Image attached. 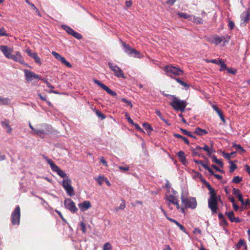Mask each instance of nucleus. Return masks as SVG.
<instances>
[{
	"label": "nucleus",
	"instance_id": "obj_1",
	"mask_svg": "<svg viewBox=\"0 0 250 250\" xmlns=\"http://www.w3.org/2000/svg\"><path fill=\"white\" fill-rule=\"evenodd\" d=\"M166 96H171L173 97L172 101L170 103V105L176 111H180L182 112L185 111L186 107L187 105V103L185 100H181L174 95H166Z\"/></svg>",
	"mask_w": 250,
	"mask_h": 250
},
{
	"label": "nucleus",
	"instance_id": "obj_2",
	"mask_svg": "<svg viewBox=\"0 0 250 250\" xmlns=\"http://www.w3.org/2000/svg\"><path fill=\"white\" fill-rule=\"evenodd\" d=\"M164 70L166 72L167 76L173 79L175 78L174 77L176 76H181L184 74L183 70L171 64L165 66L164 67Z\"/></svg>",
	"mask_w": 250,
	"mask_h": 250
},
{
	"label": "nucleus",
	"instance_id": "obj_3",
	"mask_svg": "<svg viewBox=\"0 0 250 250\" xmlns=\"http://www.w3.org/2000/svg\"><path fill=\"white\" fill-rule=\"evenodd\" d=\"M181 199L182 203L185 206V208L194 209L197 207V201L196 198L194 197H186L183 195H182L181 197Z\"/></svg>",
	"mask_w": 250,
	"mask_h": 250
},
{
	"label": "nucleus",
	"instance_id": "obj_4",
	"mask_svg": "<svg viewBox=\"0 0 250 250\" xmlns=\"http://www.w3.org/2000/svg\"><path fill=\"white\" fill-rule=\"evenodd\" d=\"M43 158L45 161L47 162V163L50 165L51 168L53 171L56 172L57 174L62 178H66V173L60 169L54 162L53 161L50 159H48L45 155H43Z\"/></svg>",
	"mask_w": 250,
	"mask_h": 250
},
{
	"label": "nucleus",
	"instance_id": "obj_5",
	"mask_svg": "<svg viewBox=\"0 0 250 250\" xmlns=\"http://www.w3.org/2000/svg\"><path fill=\"white\" fill-rule=\"evenodd\" d=\"M71 180L68 177H67L63 179L62 184L67 194L70 196H74L75 194L74 188L71 186Z\"/></svg>",
	"mask_w": 250,
	"mask_h": 250
},
{
	"label": "nucleus",
	"instance_id": "obj_6",
	"mask_svg": "<svg viewBox=\"0 0 250 250\" xmlns=\"http://www.w3.org/2000/svg\"><path fill=\"white\" fill-rule=\"evenodd\" d=\"M208 206L213 213L217 212L218 203L216 194L210 195L208 200Z\"/></svg>",
	"mask_w": 250,
	"mask_h": 250
},
{
	"label": "nucleus",
	"instance_id": "obj_7",
	"mask_svg": "<svg viewBox=\"0 0 250 250\" xmlns=\"http://www.w3.org/2000/svg\"><path fill=\"white\" fill-rule=\"evenodd\" d=\"M20 217L21 209L20 206H18L11 214V220L12 224L13 225H19L20 222Z\"/></svg>",
	"mask_w": 250,
	"mask_h": 250
},
{
	"label": "nucleus",
	"instance_id": "obj_8",
	"mask_svg": "<svg viewBox=\"0 0 250 250\" xmlns=\"http://www.w3.org/2000/svg\"><path fill=\"white\" fill-rule=\"evenodd\" d=\"M122 45L124 48L125 52L135 58H141V54L136 49L131 48L128 44L122 42Z\"/></svg>",
	"mask_w": 250,
	"mask_h": 250
},
{
	"label": "nucleus",
	"instance_id": "obj_9",
	"mask_svg": "<svg viewBox=\"0 0 250 250\" xmlns=\"http://www.w3.org/2000/svg\"><path fill=\"white\" fill-rule=\"evenodd\" d=\"M108 65L111 70L114 72V74L116 77L118 78H125L123 71L117 65L114 64L111 62H109L108 63Z\"/></svg>",
	"mask_w": 250,
	"mask_h": 250
},
{
	"label": "nucleus",
	"instance_id": "obj_10",
	"mask_svg": "<svg viewBox=\"0 0 250 250\" xmlns=\"http://www.w3.org/2000/svg\"><path fill=\"white\" fill-rule=\"evenodd\" d=\"M64 205L65 207L73 213L78 210L74 202L71 199H66L64 201Z\"/></svg>",
	"mask_w": 250,
	"mask_h": 250
},
{
	"label": "nucleus",
	"instance_id": "obj_11",
	"mask_svg": "<svg viewBox=\"0 0 250 250\" xmlns=\"http://www.w3.org/2000/svg\"><path fill=\"white\" fill-rule=\"evenodd\" d=\"M24 75L26 78V80L28 82H30L32 81L33 79H40L41 76L36 74L34 72L27 70L24 69Z\"/></svg>",
	"mask_w": 250,
	"mask_h": 250
},
{
	"label": "nucleus",
	"instance_id": "obj_12",
	"mask_svg": "<svg viewBox=\"0 0 250 250\" xmlns=\"http://www.w3.org/2000/svg\"><path fill=\"white\" fill-rule=\"evenodd\" d=\"M94 82L95 83L97 84L99 86H100L102 89L105 90L108 94L114 97L117 95V93L116 92L111 90L108 86H107L101 82L100 81L97 80H94Z\"/></svg>",
	"mask_w": 250,
	"mask_h": 250
},
{
	"label": "nucleus",
	"instance_id": "obj_13",
	"mask_svg": "<svg viewBox=\"0 0 250 250\" xmlns=\"http://www.w3.org/2000/svg\"><path fill=\"white\" fill-rule=\"evenodd\" d=\"M10 59L13 60L14 61L19 62L20 63L27 66V64L25 62L24 60L19 52H15L14 54H12Z\"/></svg>",
	"mask_w": 250,
	"mask_h": 250
},
{
	"label": "nucleus",
	"instance_id": "obj_14",
	"mask_svg": "<svg viewBox=\"0 0 250 250\" xmlns=\"http://www.w3.org/2000/svg\"><path fill=\"white\" fill-rule=\"evenodd\" d=\"M0 50L3 53L6 58L10 59L11 58L12 52L13 50L10 49L6 45H0Z\"/></svg>",
	"mask_w": 250,
	"mask_h": 250
},
{
	"label": "nucleus",
	"instance_id": "obj_15",
	"mask_svg": "<svg viewBox=\"0 0 250 250\" xmlns=\"http://www.w3.org/2000/svg\"><path fill=\"white\" fill-rule=\"evenodd\" d=\"M206 62H209L212 63L216 64L217 65H220L221 68L219 69L220 71H223L224 69H227V64L224 62V61L222 59H220L218 61L215 59H212L210 60H207Z\"/></svg>",
	"mask_w": 250,
	"mask_h": 250
},
{
	"label": "nucleus",
	"instance_id": "obj_16",
	"mask_svg": "<svg viewBox=\"0 0 250 250\" xmlns=\"http://www.w3.org/2000/svg\"><path fill=\"white\" fill-rule=\"evenodd\" d=\"M166 200L173 205H175L177 209H179L180 205L178 202V199L177 197L173 195H170L167 197Z\"/></svg>",
	"mask_w": 250,
	"mask_h": 250
},
{
	"label": "nucleus",
	"instance_id": "obj_17",
	"mask_svg": "<svg viewBox=\"0 0 250 250\" xmlns=\"http://www.w3.org/2000/svg\"><path fill=\"white\" fill-rule=\"evenodd\" d=\"M226 214L227 215L231 222L239 223L242 221V220L239 217H236L234 216V212L232 211L226 212Z\"/></svg>",
	"mask_w": 250,
	"mask_h": 250
},
{
	"label": "nucleus",
	"instance_id": "obj_18",
	"mask_svg": "<svg viewBox=\"0 0 250 250\" xmlns=\"http://www.w3.org/2000/svg\"><path fill=\"white\" fill-rule=\"evenodd\" d=\"M78 206L81 210L84 211L87 210L91 207V205L89 201H84L83 202L80 203Z\"/></svg>",
	"mask_w": 250,
	"mask_h": 250
},
{
	"label": "nucleus",
	"instance_id": "obj_19",
	"mask_svg": "<svg viewBox=\"0 0 250 250\" xmlns=\"http://www.w3.org/2000/svg\"><path fill=\"white\" fill-rule=\"evenodd\" d=\"M190 150L192 153V155L193 156H198L201 157V147L199 146H196L195 148H193V147H191L190 148Z\"/></svg>",
	"mask_w": 250,
	"mask_h": 250
},
{
	"label": "nucleus",
	"instance_id": "obj_20",
	"mask_svg": "<svg viewBox=\"0 0 250 250\" xmlns=\"http://www.w3.org/2000/svg\"><path fill=\"white\" fill-rule=\"evenodd\" d=\"M232 193L238 198L242 204H244L243 196L239 189L234 188L232 189Z\"/></svg>",
	"mask_w": 250,
	"mask_h": 250
},
{
	"label": "nucleus",
	"instance_id": "obj_21",
	"mask_svg": "<svg viewBox=\"0 0 250 250\" xmlns=\"http://www.w3.org/2000/svg\"><path fill=\"white\" fill-rule=\"evenodd\" d=\"M241 21L243 23H247L250 20V14L248 11L243 12L241 16Z\"/></svg>",
	"mask_w": 250,
	"mask_h": 250
},
{
	"label": "nucleus",
	"instance_id": "obj_22",
	"mask_svg": "<svg viewBox=\"0 0 250 250\" xmlns=\"http://www.w3.org/2000/svg\"><path fill=\"white\" fill-rule=\"evenodd\" d=\"M193 161L196 164H201L206 169H207L210 174H213V170L208 167L206 164H205L203 161L201 160H197L194 159Z\"/></svg>",
	"mask_w": 250,
	"mask_h": 250
},
{
	"label": "nucleus",
	"instance_id": "obj_23",
	"mask_svg": "<svg viewBox=\"0 0 250 250\" xmlns=\"http://www.w3.org/2000/svg\"><path fill=\"white\" fill-rule=\"evenodd\" d=\"M208 132L207 130L202 129L200 127H197L195 128L194 133L199 136H202L208 134Z\"/></svg>",
	"mask_w": 250,
	"mask_h": 250
},
{
	"label": "nucleus",
	"instance_id": "obj_24",
	"mask_svg": "<svg viewBox=\"0 0 250 250\" xmlns=\"http://www.w3.org/2000/svg\"><path fill=\"white\" fill-rule=\"evenodd\" d=\"M242 247H247L246 243L244 239H240L238 242L235 245L236 250H239Z\"/></svg>",
	"mask_w": 250,
	"mask_h": 250
},
{
	"label": "nucleus",
	"instance_id": "obj_25",
	"mask_svg": "<svg viewBox=\"0 0 250 250\" xmlns=\"http://www.w3.org/2000/svg\"><path fill=\"white\" fill-rule=\"evenodd\" d=\"M201 149L207 152V154L208 156L211 157V154L213 152V149L212 147H209L207 145H204L203 147H201Z\"/></svg>",
	"mask_w": 250,
	"mask_h": 250
},
{
	"label": "nucleus",
	"instance_id": "obj_26",
	"mask_svg": "<svg viewBox=\"0 0 250 250\" xmlns=\"http://www.w3.org/2000/svg\"><path fill=\"white\" fill-rule=\"evenodd\" d=\"M62 27L68 34L71 36H73L75 32L72 28L67 25H62Z\"/></svg>",
	"mask_w": 250,
	"mask_h": 250
},
{
	"label": "nucleus",
	"instance_id": "obj_27",
	"mask_svg": "<svg viewBox=\"0 0 250 250\" xmlns=\"http://www.w3.org/2000/svg\"><path fill=\"white\" fill-rule=\"evenodd\" d=\"M62 27L68 34L71 36H73L75 32L72 28L67 25H62Z\"/></svg>",
	"mask_w": 250,
	"mask_h": 250
},
{
	"label": "nucleus",
	"instance_id": "obj_28",
	"mask_svg": "<svg viewBox=\"0 0 250 250\" xmlns=\"http://www.w3.org/2000/svg\"><path fill=\"white\" fill-rule=\"evenodd\" d=\"M1 125L4 126L5 128H7V132L10 133L12 131V128L9 125V122L7 120H5L4 121L1 122Z\"/></svg>",
	"mask_w": 250,
	"mask_h": 250
},
{
	"label": "nucleus",
	"instance_id": "obj_29",
	"mask_svg": "<svg viewBox=\"0 0 250 250\" xmlns=\"http://www.w3.org/2000/svg\"><path fill=\"white\" fill-rule=\"evenodd\" d=\"M232 147L235 148L236 150L241 154H242L246 151V150L241 146L240 145L233 144Z\"/></svg>",
	"mask_w": 250,
	"mask_h": 250
},
{
	"label": "nucleus",
	"instance_id": "obj_30",
	"mask_svg": "<svg viewBox=\"0 0 250 250\" xmlns=\"http://www.w3.org/2000/svg\"><path fill=\"white\" fill-rule=\"evenodd\" d=\"M178 15L180 18H182L185 19H189V20H192V15H188L186 13L179 12L178 13Z\"/></svg>",
	"mask_w": 250,
	"mask_h": 250
},
{
	"label": "nucleus",
	"instance_id": "obj_31",
	"mask_svg": "<svg viewBox=\"0 0 250 250\" xmlns=\"http://www.w3.org/2000/svg\"><path fill=\"white\" fill-rule=\"evenodd\" d=\"M10 102V99L8 98H2L0 97V105H8Z\"/></svg>",
	"mask_w": 250,
	"mask_h": 250
},
{
	"label": "nucleus",
	"instance_id": "obj_32",
	"mask_svg": "<svg viewBox=\"0 0 250 250\" xmlns=\"http://www.w3.org/2000/svg\"><path fill=\"white\" fill-rule=\"evenodd\" d=\"M204 183L206 184V187L209 191L210 195L216 194L215 190L211 187L208 183L207 182L206 180H204Z\"/></svg>",
	"mask_w": 250,
	"mask_h": 250
},
{
	"label": "nucleus",
	"instance_id": "obj_33",
	"mask_svg": "<svg viewBox=\"0 0 250 250\" xmlns=\"http://www.w3.org/2000/svg\"><path fill=\"white\" fill-rule=\"evenodd\" d=\"M58 61H60L62 63L64 64L65 65H66L67 67L69 68L72 67V65L70 64V63L67 62L65 59V58H64L63 57L61 56Z\"/></svg>",
	"mask_w": 250,
	"mask_h": 250
},
{
	"label": "nucleus",
	"instance_id": "obj_34",
	"mask_svg": "<svg viewBox=\"0 0 250 250\" xmlns=\"http://www.w3.org/2000/svg\"><path fill=\"white\" fill-rule=\"evenodd\" d=\"M190 21L197 24L203 23V20L202 18L198 17H195V16L193 15H192V20Z\"/></svg>",
	"mask_w": 250,
	"mask_h": 250
},
{
	"label": "nucleus",
	"instance_id": "obj_35",
	"mask_svg": "<svg viewBox=\"0 0 250 250\" xmlns=\"http://www.w3.org/2000/svg\"><path fill=\"white\" fill-rule=\"evenodd\" d=\"M174 79L176 81L177 83H178L180 85L184 86L186 89H188L189 88V85L186 83L185 82L180 79L179 78H174Z\"/></svg>",
	"mask_w": 250,
	"mask_h": 250
},
{
	"label": "nucleus",
	"instance_id": "obj_36",
	"mask_svg": "<svg viewBox=\"0 0 250 250\" xmlns=\"http://www.w3.org/2000/svg\"><path fill=\"white\" fill-rule=\"evenodd\" d=\"M211 42L216 45H217L221 42V40L220 39V37L219 36L215 35L213 37V39L212 40Z\"/></svg>",
	"mask_w": 250,
	"mask_h": 250
},
{
	"label": "nucleus",
	"instance_id": "obj_37",
	"mask_svg": "<svg viewBox=\"0 0 250 250\" xmlns=\"http://www.w3.org/2000/svg\"><path fill=\"white\" fill-rule=\"evenodd\" d=\"M235 152H232L230 153L223 152V157L227 160H230L231 157H233L235 154Z\"/></svg>",
	"mask_w": 250,
	"mask_h": 250
},
{
	"label": "nucleus",
	"instance_id": "obj_38",
	"mask_svg": "<svg viewBox=\"0 0 250 250\" xmlns=\"http://www.w3.org/2000/svg\"><path fill=\"white\" fill-rule=\"evenodd\" d=\"M143 127L145 128V129L148 132H151L153 131V128L152 126L149 125V124L147 123H144L143 124Z\"/></svg>",
	"mask_w": 250,
	"mask_h": 250
},
{
	"label": "nucleus",
	"instance_id": "obj_39",
	"mask_svg": "<svg viewBox=\"0 0 250 250\" xmlns=\"http://www.w3.org/2000/svg\"><path fill=\"white\" fill-rule=\"evenodd\" d=\"M230 166L229 167V172L232 173L237 168V166L236 164H234L232 161H230L229 162Z\"/></svg>",
	"mask_w": 250,
	"mask_h": 250
},
{
	"label": "nucleus",
	"instance_id": "obj_40",
	"mask_svg": "<svg viewBox=\"0 0 250 250\" xmlns=\"http://www.w3.org/2000/svg\"><path fill=\"white\" fill-rule=\"evenodd\" d=\"M242 181V178L241 177H239V176H235L232 180V182L236 184H238L240 183Z\"/></svg>",
	"mask_w": 250,
	"mask_h": 250
},
{
	"label": "nucleus",
	"instance_id": "obj_41",
	"mask_svg": "<svg viewBox=\"0 0 250 250\" xmlns=\"http://www.w3.org/2000/svg\"><path fill=\"white\" fill-rule=\"evenodd\" d=\"M0 36H8V34L6 33L4 28L2 27H0Z\"/></svg>",
	"mask_w": 250,
	"mask_h": 250
},
{
	"label": "nucleus",
	"instance_id": "obj_42",
	"mask_svg": "<svg viewBox=\"0 0 250 250\" xmlns=\"http://www.w3.org/2000/svg\"><path fill=\"white\" fill-rule=\"evenodd\" d=\"M112 246L110 243L106 242L103 246V250H111Z\"/></svg>",
	"mask_w": 250,
	"mask_h": 250
},
{
	"label": "nucleus",
	"instance_id": "obj_43",
	"mask_svg": "<svg viewBox=\"0 0 250 250\" xmlns=\"http://www.w3.org/2000/svg\"><path fill=\"white\" fill-rule=\"evenodd\" d=\"M33 59L35 60L36 63L39 64V65L42 64V62L40 58L38 56L36 53L34 57H33Z\"/></svg>",
	"mask_w": 250,
	"mask_h": 250
},
{
	"label": "nucleus",
	"instance_id": "obj_44",
	"mask_svg": "<svg viewBox=\"0 0 250 250\" xmlns=\"http://www.w3.org/2000/svg\"><path fill=\"white\" fill-rule=\"evenodd\" d=\"M29 5L31 6L32 8L35 11L36 13L40 17H41V14L39 10V9L35 6V5L33 3H29Z\"/></svg>",
	"mask_w": 250,
	"mask_h": 250
},
{
	"label": "nucleus",
	"instance_id": "obj_45",
	"mask_svg": "<svg viewBox=\"0 0 250 250\" xmlns=\"http://www.w3.org/2000/svg\"><path fill=\"white\" fill-rule=\"evenodd\" d=\"M26 53L31 58H33V57L36 55V53L32 52L31 49H27L26 50Z\"/></svg>",
	"mask_w": 250,
	"mask_h": 250
},
{
	"label": "nucleus",
	"instance_id": "obj_46",
	"mask_svg": "<svg viewBox=\"0 0 250 250\" xmlns=\"http://www.w3.org/2000/svg\"><path fill=\"white\" fill-rule=\"evenodd\" d=\"M121 101H122V102H123L125 103L126 104V105L127 106H130L131 108H132V106H132V104H131V101H128V100H126V99H125V98H122V99H121Z\"/></svg>",
	"mask_w": 250,
	"mask_h": 250
},
{
	"label": "nucleus",
	"instance_id": "obj_47",
	"mask_svg": "<svg viewBox=\"0 0 250 250\" xmlns=\"http://www.w3.org/2000/svg\"><path fill=\"white\" fill-rule=\"evenodd\" d=\"M80 226H81V230H82V231L83 232V233H85L86 232V226H85V224H84V223L81 222V224H80Z\"/></svg>",
	"mask_w": 250,
	"mask_h": 250
},
{
	"label": "nucleus",
	"instance_id": "obj_48",
	"mask_svg": "<svg viewBox=\"0 0 250 250\" xmlns=\"http://www.w3.org/2000/svg\"><path fill=\"white\" fill-rule=\"evenodd\" d=\"M125 118L127 120L128 123L130 124H134V122L131 119V118L129 116V115L128 114V113H125Z\"/></svg>",
	"mask_w": 250,
	"mask_h": 250
},
{
	"label": "nucleus",
	"instance_id": "obj_49",
	"mask_svg": "<svg viewBox=\"0 0 250 250\" xmlns=\"http://www.w3.org/2000/svg\"><path fill=\"white\" fill-rule=\"evenodd\" d=\"M96 114L97 116L101 118L102 120L104 119L105 118V115L99 111H96Z\"/></svg>",
	"mask_w": 250,
	"mask_h": 250
},
{
	"label": "nucleus",
	"instance_id": "obj_50",
	"mask_svg": "<svg viewBox=\"0 0 250 250\" xmlns=\"http://www.w3.org/2000/svg\"><path fill=\"white\" fill-rule=\"evenodd\" d=\"M72 36H73L74 38L78 40H80L83 38L82 35L77 32H75Z\"/></svg>",
	"mask_w": 250,
	"mask_h": 250
},
{
	"label": "nucleus",
	"instance_id": "obj_51",
	"mask_svg": "<svg viewBox=\"0 0 250 250\" xmlns=\"http://www.w3.org/2000/svg\"><path fill=\"white\" fill-rule=\"evenodd\" d=\"M177 156L179 157V159H183L185 156V152L183 151H180L177 153Z\"/></svg>",
	"mask_w": 250,
	"mask_h": 250
},
{
	"label": "nucleus",
	"instance_id": "obj_52",
	"mask_svg": "<svg viewBox=\"0 0 250 250\" xmlns=\"http://www.w3.org/2000/svg\"><path fill=\"white\" fill-rule=\"evenodd\" d=\"M228 26L230 29V30H232L234 28V23L232 21L229 20L228 23Z\"/></svg>",
	"mask_w": 250,
	"mask_h": 250
},
{
	"label": "nucleus",
	"instance_id": "obj_53",
	"mask_svg": "<svg viewBox=\"0 0 250 250\" xmlns=\"http://www.w3.org/2000/svg\"><path fill=\"white\" fill-rule=\"evenodd\" d=\"M132 125H133L135 126L137 130L141 132H144L143 129L139 126L138 124L134 123V124H132Z\"/></svg>",
	"mask_w": 250,
	"mask_h": 250
},
{
	"label": "nucleus",
	"instance_id": "obj_54",
	"mask_svg": "<svg viewBox=\"0 0 250 250\" xmlns=\"http://www.w3.org/2000/svg\"><path fill=\"white\" fill-rule=\"evenodd\" d=\"M227 71L229 73H230V74H231L233 75H235L237 72L236 69H233L232 68L227 69Z\"/></svg>",
	"mask_w": 250,
	"mask_h": 250
},
{
	"label": "nucleus",
	"instance_id": "obj_55",
	"mask_svg": "<svg viewBox=\"0 0 250 250\" xmlns=\"http://www.w3.org/2000/svg\"><path fill=\"white\" fill-rule=\"evenodd\" d=\"M52 54L58 60H59L61 57V56L59 53L56 52L55 51H53L52 52Z\"/></svg>",
	"mask_w": 250,
	"mask_h": 250
},
{
	"label": "nucleus",
	"instance_id": "obj_56",
	"mask_svg": "<svg viewBox=\"0 0 250 250\" xmlns=\"http://www.w3.org/2000/svg\"><path fill=\"white\" fill-rule=\"evenodd\" d=\"M156 115L162 120H164V116L162 115L161 112L159 111V110H156V112H155Z\"/></svg>",
	"mask_w": 250,
	"mask_h": 250
},
{
	"label": "nucleus",
	"instance_id": "obj_57",
	"mask_svg": "<svg viewBox=\"0 0 250 250\" xmlns=\"http://www.w3.org/2000/svg\"><path fill=\"white\" fill-rule=\"evenodd\" d=\"M122 203L119 206V208H120V209H124L125 208V202L124 199H122Z\"/></svg>",
	"mask_w": 250,
	"mask_h": 250
},
{
	"label": "nucleus",
	"instance_id": "obj_58",
	"mask_svg": "<svg viewBox=\"0 0 250 250\" xmlns=\"http://www.w3.org/2000/svg\"><path fill=\"white\" fill-rule=\"evenodd\" d=\"M104 181V178L102 177L101 176H99L97 178V182H98V183L100 185H102L103 181Z\"/></svg>",
	"mask_w": 250,
	"mask_h": 250
},
{
	"label": "nucleus",
	"instance_id": "obj_59",
	"mask_svg": "<svg viewBox=\"0 0 250 250\" xmlns=\"http://www.w3.org/2000/svg\"><path fill=\"white\" fill-rule=\"evenodd\" d=\"M100 162L102 163L104 166L107 167V164L105 160L104 159L103 157H101L100 158Z\"/></svg>",
	"mask_w": 250,
	"mask_h": 250
},
{
	"label": "nucleus",
	"instance_id": "obj_60",
	"mask_svg": "<svg viewBox=\"0 0 250 250\" xmlns=\"http://www.w3.org/2000/svg\"><path fill=\"white\" fill-rule=\"evenodd\" d=\"M43 133V131L42 130L35 129L34 131V134L37 135H41Z\"/></svg>",
	"mask_w": 250,
	"mask_h": 250
},
{
	"label": "nucleus",
	"instance_id": "obj_61",
	"mask_svg": "<svg viewBox=\"0 0 250 250\" xmlns=\"http://www.w3.org/2000/svg\"><path fill=\"white\" fill-rule=\"evenodd\" d=\"M211 174L213 175L218 180H221L223 178L222 176L217 174H215L213 171V174Z\"/></svg>",
	"mask_w": 250,
	"mask_h": 250
},
{
	"label": "nucleus",
	"instance_id": "obj_62",
	"mask_svg": "<svg viewBox=\"0 0 250 250\" xmlns=\"http://www.w3.org/2000/svg\"><path fill=\"white\" fill-rule=\"evenodd\" d=\"M119 168L121 170H124V171H128L129 169V167H122V166H120L119 167Z\"/></svg>",
	"mask_w": 250,
	"mask_h": 250
},
{
	"label": "nucleus",
	"instance_id": "obj_63",
	"mask_svg": "<svg viewBox=\"0 0 250 250\" xmlns=\"http://www.w3.org/2000/svg\"><path fill=\"white\" fill-rule=\"evenodd\" d=\"M213 108L214 110L216 112L217 114H219L220 112H222V111L218 107H217L215 105H213Z\"/></svg>",
	"mask_w": 250,
	"mask_h": 250
},
{
	"label": "nucleus",
	"instance_id": "obj_64",
	"mask_svg": "<svg viewBox=\"0 0 250 250\" xmlns=\"http://www.w3.org/2000/svg\"><path fill=\"white\" fill-rule=\"evenodd\" d=\"M245 170H246V171L249 175H250V166L248 165H245Z\"/></svg>",
	"mask_w": 250,
	"mask_h": 250
}]
</instances>
